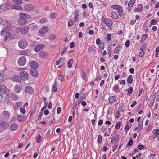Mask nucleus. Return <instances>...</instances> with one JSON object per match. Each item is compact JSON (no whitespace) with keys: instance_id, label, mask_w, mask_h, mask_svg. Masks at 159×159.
Masks as SVG:
<instances>
[{"instance_id":"36","label":"nucleus","mask_w":159,"mask_h":159,"mask_svg":"<svg viewBox=\"0 0 159 159\" xmlns=\"http://www.w3.org/2000/svg\"><path fill=\"white\" fill-rule=\"evenodd\" d=\"M30 26L31 29L33 30H36L38 29L37 25L34 24H30Z\"/></svg>"},{"instance_id":"42","label":"nucleus","mask_w":159,"mask_h":159,"mask_svg":"<svg viewBox=\"0 0 159 159\" xmlns=\"http://www.w3.org/2000/svg\"><path fill=\"white\" fill-rule=\"evenodd\" d=\"M41 141V135H39L36 137V142L39 143Z\"/></svg>"},{"instance_id":"29","label":"nucleus","mask_w":159,"mask_h":159,"mask_svg":"<svg viewBox=\"0 0 159 159\" xmlns=\"http://www.w3.org/2000/svg\"><path fill=\"white\" fill-rule=\"evenodd\" d=\"M17 21L19 24L23 25L26 23L27 20H24L22 18L20 17V18Z\"/></svg>"},{"instance_id":"1","label":"nucleus","mask_w":159,"mask_h":159,"mask_svg":"<svg viewBox=\"0 0 159 159\" xmlns=\"http://www.w3.org/2000/svg\"><path fill=\"white\" fill-rule=\"evenodd\" d=\"M5 27V28L1 32V35L3 36H5L4 38V41H6L11 40L13 38L12 33L10 32L11 30L10 28L11 23L10 21H3L0 23Z\"/></svg>"},{"instance_id":"25","label":"nucleus","mask_w":159,"mask_h":159,"mask_svg":"<svg viewBox=\"0 0 159 159\" xmlns=\"http://www.w3.org/2000/svg\"><path fill=\"white\" fill-rule=\"evenodd\" d=\"M104 22L106 24L107 26L108 27H110L113 24L112 21L108 19H105Z\"/></svg>"},{"instance_id":"52","label":"nucleus","mask_w":159,"mask_h":159,"mask_svg":"<svg viewBox=\"0 0 159 159\" xmlns=\"http://www.w3.org/2000/svg\"><path fill=\"white\" fill-rule=\"evenodd\" d=\"M133 141L132 139H130L129 141L128 142L126 147H127V146H130L131 145L133 144Z\"/></svg>"},{"instance_id":"47","label":"nucleus","mask_w":159,"mask_h":159,"mask_svg":"<svg viewBox=\"0 0 159 159\" xmlns=\"http://www.w3.org/2000/svg\"><path fill=\"white\" fill-rule=\"evenodd\" d=\"M111 34H108L106 37V40L109 41L111 39Z\"/></svg>"},{"instance_id":"39","label":"nucleus","mask_w":159,"mask_h":159,"mask_svg":"<svg viewBox=\"0 0 159 159\" xmlns=\"http://www.w3.org/2000/svg\"><path fill=\"white\" fill-rule=\"evenodd\" d=\"M22 102H18L15 104V106L16 107H20L22 106Z\"/></svg>"},{"instance_id":"12","label":"nucleus","mask_w":159,"mask_h":159,"mask_svg":"<svg viewBox=\"0 0 159 159\" xmlns=\"http://www.w3.org/2000/svg\"><path fill=\"white\" fill-rule=\"evenodd\" d=\"M143 6L141 4H138L137 7L134 9V12H141L142 11Z\"/></svg>"},{"instance_id":"59","label":"nucleus","mask_w":159,"mask_h":159,"mask_svg":"<svg viewBox=\"0 0 159 159\" xmlns=\"http://www.w3.org/2000/svg\"><path fill=\"white\" fill-rule=\"evenodd\" d=\"M138 148L139 149H142L144 148V146L143 145H139L138 146Z\"/></svg>"},{"instance_id":"11","label":"nucleus","mask_w":159,"mask_h":159,"mask_svg":"<svg viewBox=\"0 0 159 159\" xmlns=\"http://www.w3.org/2000/svg\"><path fill=\"white\" fill-rule=\"evenodd\" d=\"M9 90L5 86H2L0 88V92H1L2 93H5L7 96L10 94Z\"/></svg>"},{"instance_id":"15","label":"nucleus","mask_w":159,"mask_h":159,"mask_svg":"<svg viewBox=\"0 0 159 159\" xmlns=\"http://www.w3.org/2000/svg\"><path fill=\"white\" fill-rule=\"evenodd\" d=\"M135 0H131L128 3L127 10L130 12L132 8L133 5H134Z\"/></svg>"},{"instance_id":"41","label":"nucleus","mask_w":159,"mask_h":159,"mask_svg":"<svg viewBox=\"0 0 159 159\" xmlns=\"http://www.w3.org/2000/svg\"><path fill=\"white\" fill-rule=\"evenodd\" d=\"M102 136L101 135H98V139L97 141L99 144H100L102 143Z\"/></svg>"},{"instance_id":"31","label":"nucleus","mask_w":159,"mask_h":159,"mask_svg":"<svg viewBox=\"0 0 159 159\" xmlns=\"http://www.w3.org/2000/svg\"><path fill=\"white\" fill-rule=\"evenodd\" d=\"M116 99V97L115 96H112L109 99V103L112 105V104L115 101Z\"/></svg>"},{"instance_id":"14","label":"nucleus","mask_w":159,"mask_h":159,"mask_svg":"<svg viewBox=\"0 0 159 159\" xmlns=\"http://www.w3.org/2000/svg\"><path fill=\"white\" fill-rule=\"evenodd\" d=\"M143 122L142 121H140L138 124V126L134 129V130H138V132L141 131L143 129Z\"/></svg>"},{"instance_id":"63","label":"nucleus","mask_w":159,"mask_h":159,"mask_svg":"<svg viewBox=\"0 0 159 159\" xmlns=\"http://www.w3.org/2000/svg\"><path fill=\"white\" fill-rule=\"evenodd\" d=\"M82 76V78H83V79H84V78L86 77V73H85V72L84 71H83Z\"/></svg>"},{"instance_id":"58","label":"nucleus","mask_w":159,"mask_h":159,"mask_svg":"<svg viewBox=\"0 0 159 159\" xmlns=\"http://www.w3.org/2000/svg\"><path fill=\"white\" fill-rule=\"evenodd\" d=\"M61 108L60 107H59L57 108V113L58 114H60L61 113Z\"/></svg>"},{"instance_id":"50","label":"nucleus","mask_w":159,"mask_h":159,"mask_svg":"<svg viewBox=\"0 0 159 159\" xmlns=\"http://www.w3.org/2000/svg\"><path fill=\"white\" fill-rule=\"evenodd\" d=\"M22 0H13V2L17 4H19L22 2Z\"/></svg>"},{"instance_id":"33","label":"nucleus","mask_w":159,"mask_h":159,"mask_svg":"<svg viewBox=\"0 0 159 159\" xmlns=\"http://www.w3.org/2000/svg\"><path fill=\"white\" fill-rule=\"evenodd\" d=\"M73 62V60L72 59H70L68 61L67 63V66L69 68H71L72 67V64Z\"/></svg>"},{"instance_id":"34","label":"nucleus","mask_w":159,"mask_h":159,"mask_svg":"<svg viewBox=\"0 0 159 159\" xmlns=\"http://www.w3.org/2000/svg\"><path fill=\"white\" fill-rule=\"evenodd\" d=\"M133 77L132 75H129L127 80V82L129 84H131L133 82Z\"/></svg>"},{"instance_id":"5","label":"nucleus","mask_w":159,"mask_h":159,"mask_svg":"<svg viewBox=\"0 0 159 159\" xmlns=\"http://www.w3.org/2000/svg\"><path fill=\"white\" fill-rule=\"evenodd\" d=\"M26 59L24 56L20 57L18 61V64L20 66H24L26 63Z\"/></svg>"},{"instance_id":"26","label":"nucleus","mask_w":159,"mask_h":159,"mask_svg":"<svg viewBox=\"0 0 159 159\" xmlns=\"http://www.w3.org/2000/svg\"><path fill=\"white\" fill-rule=\"evenodd\" d=\"M11 80L14 81L19 82L20 81V79L19 76L17 75H14L11 78Z\"/></svg>"},{"instance_id":"24","label":"nucleus","mask_w":159,"mask_h":159,"mask_svg":"<svg viewBox=\"0 0 159 159\" xmlns=\"http://www.w3.org/2000/svg\"><path fill=\"white\" fill-rule=\"evenodd\" d=\"M44 45L42 44H40L36 46L35 48V51L37 52L40 51L41 49L43 48Z\"/></svg>"},{"instance_id":"40","label":"nucleus","mask_w":159,"mask_h":159,"mask_svg":"<svg viewBox=\"0 0 159 159\" xmlns=\"http://www.w3.org/2000/svg\"><path fill=\"white\" fill-rule=\"evenodd\" d=\"M56 37V36L55 35L53 34H51L49 36L48 39L50 40H53L55 39Z\"/></svg>"},{"instance_id":"38","label":"nucleus","mask_w":159,"mask_h":159,"mask_svg":"<svg viewBox=\"0 0 159 159\" xmlns=\"http://www.w3.org/2000/svg\"><path fill=\"white\" fill-rule=\"evenodd\" d=\"M57 82H55L54 83V85L52 88V91L55 92L57 91Z\"/></svg>"},{"instance_id":"43","label":"nucleus","mask_w":159,"mask_h":159,"mask_svg":"<svg viewBox=\"0 0 159 159\" xmlns=\"http://www.w3.org/2000/svg\"><path fill=\"white\" fill-rule=\"evenodd\" d=\"M126 90L129 93L131 94L133 91V88L132 87H130L126 89Z\"/></svg>"},{"instance_id":"45","label":"nucleus","mask_w":159,"mask_h":159,"mask_svg":"<svg viewBox=\"0 0 159 159\" xmlns=\"http://www.w3.org/2000/svg\"><path fill=\"white\" fill-rule=\"evenodd\" d=\"M147 37H148L147 34H143L142 36L141 39L143 41H144L146 39V38H147Z\"/></svg>"},{"instance_id":"46","label":"nucleus","mask_w":159,"mask_h":159,"mask_svg":"<svg viewBox=\"0 0 159 159\" xmlns=\"http://www.w3.org/2000/svg\"><path fill=\"white\" fill-rule=\"evenodd\" d=\"M75 23V21H73V20H71L68 22V26H71L73 24Z\"/></svg>"},{"instance_id":"53","label":"nucleus","mask_w":159,"mask_h":159,"mask_svg":"<svg viewBox=\"0 0 159 159\" xmlns=\"http://www.w3.org/2000/svg\"><path fill=\"white\" fill-rule=\"evenodd\" d=\"M56 16V14L55 13H51L50 16L52 18L54 19Z\"/></svg>"},{"instance_id":"22","label":"nucleus","mask_w":159,"mask_h":159,"mask_svg":"<svg viewBox=\"0 0 159 159\" xmlns=\"http://www.w3.org/2000/svg\"><path fill=\"white\" fill-rule=\"evenodd\" d=\"M26 117L25 115H19L17 117V119L18 121L20 122L23 121L25 119Z\"/></svg>"},{"instance_id":"19","label":"nucleus","mask_w":159,"mask_h":159,"mask_svg":"<svg viewBox=\"0 0 159 159\" xmlns=\"http://www.w3.org/2000/svg\"><path fill=\"white\" fill-rule=\"evenodd\" d=\"M18 128V125L16 123H13L11 124L10 126V129L11 131H14Z\"/></svg>"},{"instance_id":"49","label":"nucleus","mask_w":159,"mask_h":159,"mask_svg":"<svg viewBox=\"0 0 159 159\" xmlns=\"http://www.w3.org/2000/svg\"><path fill=\"white\" fill-rule=\"evenodd\" d=\"M156 53H155V57H157L158 56V52L159 51V47H157L155 50Z\"/></svg>"},{"instance_id":"35","label":"nucleus","mask_w":159,"mask_h":159,"mask_svg":"<svg viewBox=\"0 0 159 159\" xmlns=\"http://www.w3.org/2000/svg\"><path fill=\"white\" fill-rule=\"evenodd\" d=\"M152 132L155 135V136L157 137H159V129H153Z\"/></svg>"},{"instance_id":"10","label":"nucleus","mask_w":159,"mask_h":159,"mask_svg":"<svg viewBox=\"0 0 159 159\" xmlns=\"http://www.w3.org/2000/svg\"><path fill=\"white\" fill-rule=\"evenodd\" d=\"M24 9L27 11H32L34 9V6L31 4H28L25 5L24 7Z\"/></svg>"},{"instance_id":"57","label":"nucleus","mask_w":159,"mask_h":159,"mask_svg":"<svg viewBox=\"0 0 159 159\" xmlns=\"http://www.w3.org/2000/svg\"><path fill=\"white\" fill-rule=\"evenodd\" d=\"M157 22V20L155 19H153L150 21V23L152 25H155Z\"/></svg>"},{"instance_id":"9","label":"nucleus","mask_w":159,"mask_h":159,"mask_svg":"<svg viewBox=\"0 0 159 159\" xmlns=\"http://www.w3.org/2000/svg\"><path fill=\"white\" fill-rule=\"evenodd\" d=\"M29 28L28 27H24L23 28H19L17 29V31L20 32L22 34H26L28 32Z\"/></svg>"},{"instance_id":"6","label":"nucleus","mask_w":159,"mask_h":159,"mask_svg":"<svg viewBox=\"0 0 159 159\" xmlns=\"http://www.w3.org/2000/svg\"><path fill=\"white\" fill-rule=\"evenodd\" d=\"M22 90V86L20 84H17L14 86L13 91L16 93H18Z\"/></svg>"},{"instance_id":"55","label":"nucleus","mask_w":159,"mask_h":159,"mask_svg":"<svg viewBox=\"0 0 159 159\" xmlns=\"http://www.w3.org/2000/svg\"><path fill=\"white\" fill-rule=\"evenodd\" d=\"M130 41L129 40H128L125 42V45L126 47H128L130 45Z\"/></svg>"},{"instance_id":"48","label":"nucleus","mask_w":159,"mask_h":159,"mask_svg":"<svg viewBox=\"0 0 159 159\" xmlns=\"http://www.w3.org/2000/svg\"><path fill=\"white\" fill-rule=\"evenodd\" d=\"M120 125H121L120 123H116V125L115 126V129H119L120 127Z\"/></svg>"},{"instance_id":"44","label":"nucleus","mask_w":159,"mask_h":159,"mask_svg":"<svg viewBox=\"0 0 159 159\" xmlns=\"http://www.w3.org/2000/svg\"><path fill=\"white\" fill-rule=\"evenodd\" d=\"M104 44H100L99 47V52L100 51L101 52L102 50L104 49Z\"/></svg>"},{"instance_id":"20","label":"nucleus","mask_w":159,"mask_h":159,"mask_svg":"<svg viewBox=\"0 0 159 159\" xmlns=\"http://www.w3.org/2000/svg\"><path fill=\"white\" fill-rule=\"evenodd\" d=\"M111 7L114 9L118 10L121 12H123V9L122 7L119 5H111Z\"/></svg>"},{"instance_id":"13","label":"nucleus","mask_w":159,"mask_h":159,"mask_svg":"<svg viewBox=\"0 0 159 159\" xmlns=\"http://www.w3.org/2000/svg\"><path fill=\"white\" fill-rule=\"evenodd\" d=\"M20 17L25 20H27V19H29L31 17L30 15L24 13H21L20 15Z\"/></svg>"},{"instance_id":"23","label":"nucleus","mask_w":159,"mask_h":159,"mask_svg":"<svg viewBox=\"0 0 159 159\" xmlns=\"http://www.w3.org/2000/svg\"><path fill=\"white\" fill-rule=\"evenodd\" d=\"M30 73L34 77H36L38 75V71L36 69H31L30 70Z\"/></svg>"},{"instance_id":"8","label":"nucleus","mask_w":159,"mask_h":159,"mask_svg":"<svg viewBox=\"0 0 159 159\" xmlns=\"http://www.w3.org/2000/svg\"><path fill=\"white\" fill-rule=\"evenodd\" d=\"M119 138V135L117 134H115L112 135L111 138V143H117Z\"/></svg>"},{"instance_id":"2","label":"nucleus","mask_w":159,"mask_h":159,"mask_svg":"<svg viewBox=\"0 0 159 159\" xmlns=\"http://www.w3.org/2000/svg\"><path fill=\"white\" fill-rule=\"evenodd\" d=\"M18 45L20 48L24 49L27 46V41L25 39H21L19 41Z\"/></svg>"},{"instance_id":"64","label":"nucleus","mask_w":159,"mask_h":159,"mask_svg":"<svg viewBox=\"0 0 159 159\" xmlns=\"http://www.w3.org/2000/svg\"><path fill=\"white\" fill-rule=\"evenodd\" d=\"M107 128V127L105 126H102L101 129V130L102 132H104L106 129Z\"/></svg>"},{"instance_id":"7","label":"nucleus","mask_w":159,"mask_h":159,"mask_svg":"<svg viewBox=\"0 0 159 159\" xmlns=\"http://www.w3.org/2000/svg\"><path fill=\"white\" fill-rule=\"evenodd\" d=\"M24 90L26 95H31L33 93V88L30 86L26 87L25 88Z\"/></svg>"},{"instance_id":"54","label":"nucleus","mask_w":159,"mask_h":159,"mask_svg":"<svg viewBox=\"0 0 159 159\" xmlns=\"http://www.w3.org/2000/svg\"><path fill=\"white\" fill-rule=\"evenodd\" d=\"M146 48V46L145 45H141L140 50L143 51Z\"/></svg>"},{"instance_id":"27","label":"nucleus","mask_w":159,"mask_h":159,"mask_svg":"<svg viewBox=\"0 0 159 159\" xmlns=\"http://www.w3.org/2000/svg\"><path fill=\"white\" fill-rule=\"evenodd\" d=\"M111 17L114 19H117L119 17L118 14L115 11H112L111 14Z\"/></svg>"},{"instance_id":"37","label":"nucleus","mask_w":159,"mask_h":159,"mask_svg":"<svg viewBox=\"0 0 159 159\" xmlns=\"http://www.w3.org/2000/svg\"><path fill=\"white\" fill-rule=\"evenodd\" d=\"M3 115L6 118L9 117L10 116V112L6 111H5L3 112Z\"/></svg>"},{"instance_id":"17","label":"nucleus","mask_w":159,"mask_h":159,"mask_svg":"<svg viewBox=\"0 0 159 159\" xmlns=\"http://www.w3.org/2000/svg\"><path fill=\"white\" fill-rule=\"evenodd\" d=\"M48 26H44L39 29V32L41 34H44L47 32L48 30Z\"/></svg>"},{"instance_id":"16","label":"nucleus","mask_w":159,"mask_h":159,"mask_svg":"<svg viewBox=\"0 0 159 159\" xmlns=\"http://www.w3.org/2000/svg\"><path fill=\"white\" fill-rule=\"evenodd\" d=\"M39 55L41 57L44 59L47 58L49 56L47 52L44 51H41L39 53Z\"/></svg>"},{"instance_id":"28","label":"nucleus","mask_w":159,"mask_h":159,"mask_svg":"<svg viewBox=\"0 0 159 159\" xmlns=\"http://www.w3.org/2000/svg\"><path fill=\"white\" fill-rule=\"evenodd\" d=\"M12 8L13 9H16L18 10H21L22 9V7L21 6L15 4L12 6Z\"/></svg>"},{"instance_id":"4","label":"nucleus","mask_w":159,"mask_h":159,"mask_svg":"<svg viewBox=\"0 0 159 159\" xmlns=\"http://www.w3.org/2000/svg\"><path fill=\"white\" fill-rule=\"evenodd\" d=\"M9 126L8 123L2 122L0 123V133L4 131Z\"/></svg>"},{"instance_id":"61","label":"nucleus","mask_w":159,"mask_h":159,"mask_svg":"<svg viewBox=\"0 0 159 159\" xmlns=\"http://www.w3.org/2000/svg\"><path fill=\"white\" fill-rule=\"evenodd\" d=\"M79 13V10H76L75 12V16H78Z\"/></svg>"},{"instance_id":"32","label":"nucleus","mask_w":159,"mask_h":159,"mask_svg":"<svg viewBox=\"0 0 159 159\" xmlns=\"http://www.w3.org/2000/svg\"><path fill=\"white\" fill-rule=\"evenodd\" d=\"M122 48V46L119 45H118L117 47L114 50V53H119V51L120 49H121Z\"/></svg>"},{"instance_id":"18","label":"nucleus","mask_w":159,"mask_h":159,"mask_svg":"<svg viewBox=\"0 0 159 159\" xmlns=\"http://www.w3.org/2000/svg\"><path fill=\"white\" fill-rule=\"evenodd\" d=\"M10 99L12 101H17L19 99V97L18 95L14 93H11L9 97Z\"/></svg>"},{"instance_id":"60","label":"nucleus","mask_w":159,"mask_h":159,"mask_svg":"<svg viewBox=\"0 0 159 159\" xmlns=\"http://www.w3.org/2000/svg\"><path fill=\"white\" fill-rule=\"evenodd\" d=\"M101 42V40L99 38L97 39L96 40V44L98 45L100 44Z\"/></svg>"},{"instance_id":"56","label":"nucleus","mask_w":159,"mask_h":159,"mask_svg":"<svg viewBox=\"0 0 159 159\" xmlns=\"http://www.w3.org/2000/svg\"><path fill=\"white\" fill-rule=\"evenodd\" d=\"M61 58L60 57L59 58L56 62V64L57 65H58L60 64V63L61 61Z\"/></svg>"},{"instance_id":"21","label":"nucleus","mask_w":159,"mask_h":159,"mask_svg":"<svg viewBox=\"0 0 159 159\" xmlns=\"http://www.w3.org/2000/svg\"><path fill=\"white\" fill-rule=\"evenodd\" d=\"M30 66L33 69H36L38 68L39 65L38 63L36 61H32L30 64Z\"/></svg>"},{"instance_id":"3","label":"nucleus","mask_w":159,"mask_h":159,"mask_svg":"<svg viewBox=\"0 0 159 159\" xmlns=\"http://www.w3.org/2000/svg\"><path fill=\"white\" fill-rule=\"evenodd\" d=\"M20 75L22 80H27L29 78V74L26 71H23L21 72Z\"/></svg>"},{"instance_id":"30","label":"nucleus","mask_w":159,"mask_h":159,"mask_svg":"<svg viewBox=\"0 0 159 159\" xmlns=\"http://www.w3.org/2000/svg\"><path fill=\"white\" fill-rule=\"evenodd\" d=\"M112 90L116 92H118L120 91V88L118 84H115L114 86L112 88Z\"/></svg>"},{"instance_id":"62","label":"nucleus","mask_w":159,"mask_h":159,"mask_svg":"<svg viewBox=\"0 0 159 159\" xmlns=\"http://www.w3.org/2000/svg\"><path fill=\"white\" fill-rule=\"evenodd\" d=\"M136 103H137V102L136 101H133L132 104H131L130 105L131 107H133L136 105Z\"/></svg>"},{"instance_id":"51","label":"nucleus","mask_w":159,"mask_h":159,"mask_svg":"<svg viewBox=\"0 0 159 159\" xmlns=\"http://www.w3.org/2000/svg\"><path fill=\"white\" fill-rule=\"evenodd\" d=\"M20 112L23 114L25 113L26 112V111L25 109H24V108L23 107L20 108Z\"/></svg>"}]
</instances>
